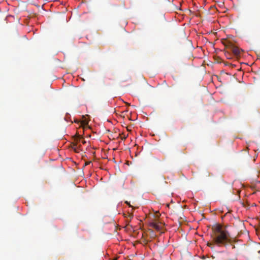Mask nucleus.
<instances>
[{
    "instance_id": "nucleus-1",
    "label": "nucleus",
    "mask_w": 260,
    "mask_h": 260,
    "mask_svg": "<svg viewBox=\"0 0 260 260\" xmlns=\"http://www.w3.org/2000/svg\"><path fill=\"white\" fill-rule=\"evenodd\" d=\"M215 236L213 238V241L218 245H226L228 243H231L232 240L231 238L230 235L225 229H222L220 226H218L216 229Z\"/></svg>"
},
{
    "instance_id": "nucleus-2",
    "label": "nucleus",
    "mask_w": 260,
    "mask_h": 260,
    "mask_svg": "<svg viewBox=\"0 0 260 260\" xmlns=\"http://www.w3.org/2000/svg\"><path fill=\"white\" fill-rule=\"evenodd\" d=\"M224 45L227 48L230 49L232 52L236 56L240 55L241 52L243 51L242 49H240L235 46L233 43L231 42H228Z\"/></svg>"
},
{
    "instance_id": "nucleus-3",
    "label": "nucleus",
    "mask_w": 260,
    "mask_h": 260,
    "mask_svg": "<svg viewBox=\"0 0 260 260\" xmlns=\"http://www.w3.org/2000/svg\"><path fill=\"white\" fill-rule=\"evenodd\" d=\"M151 226L154 228L157 231H160L161 229L160 225H159L158 223H152Z\"/></svg>"
},
{
    "instance_id": "nucleus-4",
    "label": "nucleus",
    "mask_w": 260,
    "mask_h": 260,
    "mask_svg": "<svg viewBox=\"0 0 260 260\" xmlns=\"http://www.w3.org/2000/svg\"><path fill=\"white\" fill-rule=\"evenodd\" d=\"M215 243H214V242L213 243H209L208 242L207 243V246L210 247L211 249H213L214 248V245Z\"/></svg>"
},
{
    "instance_id": "nucleus-5",
    "label": "nucleus",
    "mask_w": 260,
    "mask_h": 260,
    "mask_svg": "<svg viewBox=\"0 0 260 260\" xmlns=\"http://www.w3.org/2000/svg\"><path fill=\"white\" fill-rule=\"evenodd\" d=\"M128 216L130 218H132L133 217V214L132 213H128Z\"/></svg>"
},
{
    "instance_id": "nucleus-6",
    "label": "nucleus",
    "mask_w": 260,
    "mask_h": 260,
    "mask_svg": "<svg viewBox=\"0 0 260 260\" xmlns=\"http://www.w3.org/2000/svg\"><path fill=\"white\" fill-rule=\"evenodd\" d=\"M90 163H91V161H87V162H86L85 163V166L88 165H89Z\"/></svg>"
},
{
    "instance_id": "nucleus-7",
    "label": "nucleus",
    "mask_w": 260,
    "mask_h": 260,
    "mask_svg": "<svg viewBox=\"0 0 260 260\" xmlns=\"http://www.w3.org/2000/svg\"><path fill=\"white\" fill-rule=\"evenodd\" d=\"M125 203H126L127 205H128L129 207H132V206L130 205L129 203L127 201H125Z\"/></svg>"
},
{
    "instance_id": "nucleus-8",
    "label": "nucleus",
    "mask_w": 260,
    "mask_h": 260,
    "mask_svg": "<svg viewBox=\"0 0 260 260\" xmlns=\"http://www.w3.org/2000/svg\"><path fill=\"white\" fill-rule=\"evenodd\" d=\"M82 143H83V144H84V143H85V141L84 140H83V141H82Z\"/></svg>"
},
{
    "instance_id": "nucleus-9",
    "label": "nucleus",
    "mask_w": 260,
    "mask_h": 260,
    "mask_svg": "<svg viewBox=\"0 0 260 260\" xmlns=\"http://www.w3.org/2000/svg\"><path fill=\"white\" fill-rule=\"evenodd\" d=\"M233 246V248H235V246L234 245H232Z\"/></svg>"
}]
</instances>
